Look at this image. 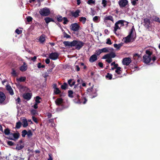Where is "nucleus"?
I'll use <instances>...</instances> for the list:
<instances>
[{
	"instance_id": "47",
	"label": "nucleus",
	"mask_w": 160,
	"mask_h": 160,
	"mask_svg": "<svg viewBox=\"0 0 160 160\" xmlns=\"http://www.w3.org/2000/svg\"><path fill=\"white\" fill-rule=\"evenodd\" d=\"M99 17L97 16H95L93 18V21L95 22H98Z\"/></svg>"
},
{
	"instance_id": "33",
	"label": "nucleus",
	"mask_w": 160,
	"mask_h": 160,
	"mask_svg": "<svg viewBox=\"0 0 160 160\" xmlns=\"http://www.w3.org/2000/svg\"><path fill=\"white\" fill-rule=\"evenodd\" d=\"M68 86V84L66 82H64L61 86V88L62 89L65 90Z\"/></svg>"
},
{
	"instance_id": "59",
	"label": "nucleus",
	"mask_w": 160,
	"mask_h": 160,
	"mask_svg": "<svg viewBox=\"0 0 160 160\" xmlns=\"http://www.w3.org/2000/svg\"><path fill=\"white\" fill-rule=\"evenodd\" d=\"M106 61L108 63H110L112 62V60L111 58H107Z\"/></svg>"
},
{
	"instance_id": "36",
	"label": "nucleus",
	"mask_w": 160,
	"mask_h": 160,
	"mask_svg": "<svg viewBox=\"0 0 160 160\" xmlns=\"http://www.w3.org/2000/svg\"><path fill=\"white\" fill-rule=\"evenodd\" d=\"M45 40V38L44 35H42L40 37L39 41L41 43H43Z\"/></svg>"
},
{
	"instance_id": "4",
	"label": "nucleus",
	"mask_w": 160,
	"mask_h": 160,
	"mask_svg": "<svg viewBox=\"0 0 160 160\" xmlns=\"http://www.w3.org/2000/svg\"><path fill=\"white\" fill-rule=\"evenodd\" d=\"M135 31L134 28L132 27L129 33V35L125 38L124 40L125 42H129L131 41L132 39L133 38L134 32H135Z\"/></svg>"
},
{
	"instance_id": "42",
	"label": "nucleus",
	"mask_w": 160,
	"mask_h": 160,
	"mask_svg": "<svg viewBox=\"0 0 160 160\" xmlns=\"http://www.w3.org/2000/svg\"><path fill=\"white\" fill-rule=\"evenodd\" d=\"M41 99V98L38 96H37L36 98L35 99V103L38 104L40 102V99Z\"/></svg>"
},
{
	"instance_id": "12",
	"label": "nucleus",
	"mask_w": 160,
	"mask_h": 160,
	"mask_svg": "<svg viewBox=\"0 0 160 160\" xmlns=\"http://www.w3.org/2000/svg\"><path fill=\"white\" fill-rule=\"evenodd\" d=\"M28 68L27 63L24 62L23 64L19 68V70L22 72H24L26 71Z\"/></svg>"
},
{
	"instance_id": "62",
	"label": "nucleus",
	"mask_w": 160,
	"mask_h": 160,
	"mask_svg": "<svg viewBox=\"0 0 160 160\" xmlns=\"http://www.w3.org/2000/svg\"><path fill=\"white\" fill-rule=\"evenodd\" d=\"M16 101L17 103L19 104L20 102V98L19 97H18Z\"/></svg>"
},
{
	"instance_id": "35",
	"label": "nucleus",
	"mask_w": 160,
	"mask_h": 160,
	"mask_svg": "<svg viewBox=\"0 0 160 160\" xmlns=\"http://www.w3.org/2000/svg\"><path fill=\"white\" fill-rule=\"evenodd\" d=\"M106 78L108 80H111L112 78V75L111 74L108 73L106 75Z\"/></svg>"
},
{
	"instance_id": "24",
	"label": "nucleus",
	"mask_w": 160,
	"mask_h": 160,
	"mask_svg": "<svg viewBox=\"0 0 160 160\" xmlns=\"http://www.w3.org/2000/svg\"><path fill=\"white\" fill-rule=\"evenodd\" d=\"M44 20L47 24H48L51 22H54V20L52 19L49 17H47L45 18H44Z\"/></svg>"
},
{
	"instance_id": "61",
	"label": "nucleus",
	"mask_w": 160,
	"mask_h": 160,
	"mask_svg": "<svg viewBox=\"0 0 160 160\" xmlns=\"http://www.w3.org/2000/svg\"><path fill=\"white\" fill-rule=\"evenodd\" d=\"M15 32L17 33L18 34H19L22 32V31L21 30H20L18 29H17L16 30Z\"/></svg>"
},
{
	"instance_id": "44",
	"label": "nucleus",
	"mask_w": 160,
	"mask_h": 160,
	"mask_svg": "<svg viewBox=\"0 0 160 160\" xmlns=\"http://www.w3.org/2000/svg\"><path fill=\"white\" fill-rule=\"evenodd\" d=\"M153 20L155 22H158L159 23L160 22V19L157 17H154L153 18Z\"/></svg>"
},
{
	"instance_id": "51",
	"label": "nucleus",
	"mask_w": 160,
	"mask_h": 160,
	"mask_svg": "<svg viewBox=\"0 0 160 160\" xmlns=\"http://www.w3.org/2000/svg\"><path fill=\"white\" fill-rule=\"evenodd\" d=\"M37 67L38 68H44L45 66L44 65H42L41 63H39L37 64Z\"/></svg>"
},
{
	"instance_id": "13",
	"label": "nucleus",
	"mask_w": 160,
	"mask_h": 160,
	"mask_svg": "<svg viewBox=\"0 0 160 160\" xmlns=\"http://www.w3.org/2000/svg\"><path fill=\"white\" fill-rule=\"evenodd\" d=\"M111 21L114 22V19L113 17L111 15L106 16L104 18V21L105 22H107L108 21Z\"/></svg>"
},
{
	"instance_id": "6",
	"label": "nucleus",
	"mask_w": 160,
	"mask_h": 160,
	"mask_svg": "<svg viewBox=\"0 0 160 160\" xmlns=\"http://www.w3.org/2000/svg\"><path fill=\"white\" fill-rule=\"evenodd\" d=\"M55 102L57 105L62 106L63 109L67 108L68 107V106L65 107L64 106L63 101L62 98H58L56 99Z\"/></svg>"
},
{
	"instance_id": "3",
	"label": "nucleus",
	"mask_w": 160,
	"mask_h": 160,
	"mask_svg": "<svg viewBox=\"0 0 160 160\" xmlns=\"http://www.w3.org/2000/svg\"><path fill=\"white\" fill-rule=\"evenodd\" d=\"M93 85L90 88H88L87 90L88 94L90 96L91 98H94L97 95V91L95 89H93Z\"/></svg>"
},
{
	"instance_id": "49",
	"label": "nucleus",
	"mask_w": 160,
	"mask_h": 160,
	"mask_svg": "<svg viewBox=\"0 0 160 160\" xmlns=\"http://www.w3.org/2000/svg\"><path fill=\"white\" fill-rule=\"evenodd\" d=\"M63 19L64 21L63 23L64 24H67L68 22V20L67 18H66V17H64Z\"/></svg>"
},
{
	"instance_id": "23",
	"label": "nucleus",
	"mask_w": 160,
	"mask_h": 160,
	"mask_svg": "<svg viewBox=\"0 0 160 160\" xmlns=\"http://www.w3.org/2000/svg\"><path fill=\"white\" fill-rule=\"evenodd\" d=\"M121 27H119V26L117 24V23L115 24L114 27V32L116 34V31L118 29H120Z\"/></svg>"
},
{
	"instance_id": "9",
	"label": "nucleus",
	"mask_w": 160,
	"mask_h": 160,
	"mask_svg": "<svg viewBox=\"0 0 160 160\" xmlns=\"http://www.w3.org/2000/svg\"><path fill=\"white\" fill-rule=\"evenodd\" d=\"M58 56L59 54L58 53L56 52H52L49 54V58L52 60H55L58 58Z\"/></svg>"
},
{
	"instance_id": "17",
	"label": "nucleus",
	"mask_w": 160,
	"mask_h": 160,
	"mask_svg": "<svg viewBox=\"0 0 160 160\" xmlns=\"http://www.w3.org/2000/svg\"><path fill=\"white\" fill-rule=\"evenodd\" d=\"M63 43L65 47H68L69 48L72 47L73 41L71 42L69 41H64L63 42Z\"/></svg>"
},
{
	"instance_id": "2",
	"label": "nucleus",
	"mask_w": 160,
	"mask_h": 160,
	"mask_svg": "<svg viewBox=\"0 0 160 160\" xmlns=\"http://www.w3.org/2000/svg\"><path fill=\"white\" fill-rule=\"evenodd\" d=\"M84 43L79 40H73L72 47H75L78 50H80L84 45Z\"/></svg>"
},
{
	"instance_id": "20",
	"label": "nucleus",
	"mask_w": 160,
	"mask_h": 160,
	"mask_svg": "<svg viewBox=\"0 0 160 160\" xmlns=\"http://www.w3.org/2000/svg\"><path fill=\"white\" fill-rule=\"evenodd\" d=\"M6 88L11 95H12L14 94L13 90L11 86L7 85L6 86Z\"/></svg>"
},
{
	"instance_id": "37",
	"label": "nucleus",
	"mask_w": 160,
	"mask_h": 160,
	"mask_svg": "<svg viewBox=\"0 0 160 160\" xmlns=\"http://www.w3.org/2000/svg\"><path fill=\"white\" fill-rule=\"evenodd\" d=\"M27 136L28 138H31L32 136V133L31 130H29L27 132Z\"/></svg>"
},
{
	"instance_id": "31",
	"label": "nucleus",
	"mask_w": 160,
	"mask_h": 160,
	"mask_svg": "<svg viewBox=\"0 0 160 160\" xmlns=\"http://www.w3.org/2000/svg\"><path fill=\"white\" fill-rule=\"evenodd\" d=\"M16 86L20 90H22L24 89V87L19 83L16 84Z\"/></svg>"
},
{
	"instance_id": "16",
	"label": "nucleus",
	"mask_w": 160,
	"mask_h": 160,
	"mask_svg": "<svg viewBox=\"0 0 160 160\" xmlns=\"http://www.w3.org/2000/svg\"><path fill=\"white\" fill-rule=\"evenodd\" d=\"M80 12L79 10L78 9L76 10L75 12H72L71 14L72 16L74 18L78 17L79 15V13Z\"/></svg>"
},
{
	"instance_id": "8",
	"label": "nucleus",
	"mask_w": 160,
	"mask_h": 160,
	"mask_svg": "<svg viewBox=\"0 0 160 160\" xmlns=\"http://www.w3.org/2000/svg\"><path fill=\"white\" fill-rule=\"evenodd\" d=\"M70 28L72 30L76 32L78 31L79 30L80 26L77 23H75L71 24Z\"/></svg>"
},
{
	"instance_id": "55",
	"label": "nucleus",
	"mask_w": 160,
	"mask_h": 160,
	"mask_svg": "<svg viewBox=\"0 0 160 160\" xmlns=\"http://www.w3.org/2000/svg\"><path fill=\"white\" fill-rule=\"evenodd\" d=\"M27 21L28 22L31 21L32 19V18L30 16H28L27 17Z\"/></svg>"
},
{
	"instance_id": "1",
	"label": "nucleus",
	"mask_w": 160,
	"mask_h": 160,
	"mask_svg": "<svg viewBox=\"0 0 160 160\" xmlns=\"http://www.w3.org/2000/svg\"><path fill=\"white\" fill-rule=\"evenodd\" d=\"M146 53L147 55H145L143 56V62L146 63H148L151 61L152 53L149 51L148 50L146 51Z\"/></svg>"
},
{
	"instance_id": "64",
	"label": "nucleus",
	"mask_w": 160,
	"mask_h": 160,
	"mask_svg": "<svg viewBox=\"0 0 160 160\" xmlns=\"http://www.w3.org/2000/svg\"><path fill=\"white\" fill-rule=\"evenodd\" d=\"M48 155H49V158L48 159V160H52L53 158H52V156L51 154H48Z\"/></svg>"
},
{
	"instance_id": "50",
	"label": "nucleus",
	"mask_w": 160,
	"mask_h": 160,
	"mask_svg": "<svg viewBox=\"0 0 160 160\" xmlns=\"http://www.w3.org/2000/svg\"><path fill=\"white\" fill-rule=\"evenodd\" d=\"M100 49L96 51L95 54L97 55H99L101 53H102Z\"/></svg>"
},
{
	"instance_id": "22",
	"label": "nucleus",
	"mask_w": 160,
	"mask_h": 160,
	"mask_svg": "<svg viewBox=\"0 0 160 160\" xmlns=\"http://www.w3.org/2000/svg\"><path fill=\"white\" fill-rule=\"evenodd\" d=\"M124 20H121L118 21L116 22L117 23V24H118V25L120 27H121L124 26Z\"/></svg>"
},
{
	"instance_id": "63",
	"label": "nucleus",
	"mask_w": 160,
	"mask_h": 160,
	"mask_svg": "<svg viewBox=\"0 0 160 160\" xmlns=\"http://www.w3.org/2000/svg\"><path fill=\"white\" fill-rule=\"evenodd\" d=\"M46 115L49 118H51L52 116V114L50 112L47 113Z\"/></svg>"
},
{
	"instance_id": "11",
	"label": "nucleus",
	"mask_w": 160,
	"mask_h": 160,
	"mask_svg": "<svg viewBox=\"0 0 160 160\" xmlns=\"http://www.w3.org/2000/svg\"><path fill=\"white\" fill-rule=\"evenodd\" d=\"M128 3L127 0H120L118 2V4L121 8L126 6Z\"/></svg>"
},
{
	"instance_id": "30",
	"label": "nucleus",
	"mask_w": 160,
	"mask_h": 160,
	"mask_svg": "<svg viewBox=\"0 0 160 160\" xmlns=\"http://www.w3.org/2000/svg\"><path fill=\"white\" fill-rule=\"evenodd\" d=\"M23 126L25 128L28 125L27 121L26 119H23L22 120Z\"/></svg>"
},
{
	"instance_id": "27",
	"label": "nucleus",
	"mask_w": 160,
	"mask_h": 160,
	"mask_svg": "<svg viewBox=\"0 0 160 160\" xmlns=\"http://www.w3.org/2000/svg\"><path fill=\"white\" fill-rule=\"evenodd\" d=\"M11 135H12L13 136L14 139H13L12 138H10V139H11L14 140V139H17L19 137V134L18 133H14L13 134L12 133V134Z\"/></svg>"
},
{
	"instance_id": "34",
	"label": "nucleus",
	"mask_w": 160,
	"mask_h": 160,
	"mask_svg": "<svg viewBox=\"0 0 160 160\" xmlns=\"http://www.w3.org/2000/svg\"><path fill=\"white\" fill-rule=\"evenodd\" d=\"M86 20V18L84 17H81L79 18V21L83 24H84L85 23Z\"/></svg>"
},
{
	"instance_id": "15",
	"label": "nucleus",
	"mask_w": 160,
	"mask_h": 160,
	"mask_svg": "<svg viewBox=\"0 0 160 160\" xmlns=\"http://www.w3.org/2000/svg\"><path fill=\"white\" fill-rule=\"evenodd\" d=\"M6 98V96L2 92H0V103H2Z\"/></svg>"
},
{
	"instance_id": "32",
	"label": "nucleus",
	"mask_w": 160,
	"mask_h": 160,
	"mask_svg": "<svg viewBox=\"0 0 160 160\" xmlns=\"http://www.w3.org/2000/svg\"><path fill=\"white\" fill-rule=\"evenodd\" d=\"M121 68L120 67H117L116 68V70H115V72L118 74H121Z\"/></svg>"
},
{
	"instance_id": "10",
	"label": "nucleus",
	"mask_w": 160,
	"mask_h": 160,
	"mask_svg": "<svg viewBox=\"0 0 160 160\" xmlns=\"http://www.w3.org/2000/svg\"><path fill=\"white\" fill-rule=\"evenodd\" d=\"M132 61L131 59L129 58H126L123 59L122 63L124 65H128Z\"/></svg>"
},
{
	"instance_id": "45",
	"label": "nucleus",
	"mask_w": 160,
	"mask_h": 160,
	"mask_svg": "<svg viewBox=\"0 0 160 160\" xmlns=\"http://www.w3.org/2000/svg\"><path fill=\"white\" fill-rule=\"evenodd\" d=\"M21 125V123L20 122H18L16 123V128H17L19 129V128Z\"/></svg>"
},
{
	"instance_id": "48",
	"label": "nucleus",
	"mask_w": 160,
	"mask_h": 160,
	"mask_svg": "<svg viewBox=\"0 0 160 160\" xmlns=\"http://www.w3.org/2000/svg\"><path fill=\"white\" fill-rule=\"evenodd\" d=\"M63 37L64 38H69L71 37L70 35L67 34L65 32H63Z\"/></svg>"
},
{
	"instance_id": "18",
	"label": "nucleus",
	"mask_w": 160,
	"mask_h": 160,
	"mask_svg": "<svg viewBox=\"0 0 160 160\" xmlns=\"http://www.w3.org/2000/svg\"><path fill=\"white\" fill-rule=\"evenodd\" d=\"M97 59V57L96 54L92 55L89 58V61L91 62H93L96 61Z\"/></svg>"
},
{
	"instance_id": "41",
	"label": "nucleus",
	"mask_w": 160,
	"mask_h": 160,
	"mask_svg": "<svg viewBox=\"0 0 160 160\" xmlns=\"http://www.w3.org/2000/svg\"><path fill=\"white\" fill-rule=\"evenodd\" d=\"M102 53V52H109L108 48H103L102 49H100Z\"/></svg>"
},
{
	"instance_id": "53",
	"label": "nucleus",
	"mask_w": 160,
	"mask_h": 160,
	"mask_svg": "<svg viewBox=\"0 0 160 160\" xmlns=\"http://www.w3.org/2000/svg\"><path fill=\"white\" fill-rule=\"evenodd\" d=\"M106 43L107 44H108L109 45H111L112 44L111 40L110 38H108L107 39Z\"/></svg>"
},
{
	"instance_id": "26",
	"label": "nucleus",
	"mask_w": 160,
	"mask_h": 160,
	"mask_svg": "<svg viewBox=\"0 0 160 160\" xmlns=\"http://www.w3.org/2000/svg\"><path fill=\"white\" fill-rule=\"evenodd\" d=\"M77 82L78 83V84L75 85L74 86V88L75 89H76V88H78V89H80L81 88V87L79 86V87H78V85L81 82H82L83 80L82 79L81 80L80 79H78L77 80Z\"/></svg>"
},
{
	"instance_id": "43",
	"label": "nucleus",
	"mask_w": 160,
	"mask_h": 160,
	"mask_svg": "<svg viewBox=\"0 0 160 160\" xmlns=\"http://www.w3.org/2000/svg\"><path fill=\"white\" fill-rule=\"evenodd\" d=\"M27 132L26 130H24L22 131V137H25L27 135Z\"/></svg>"
},
{
	"instance_id": "57",
	"label": "nucleus",
	"mask_w": 160,
	"mask_h": 160,
	"mask_svg": "<svg viewBox=\"0 0 160 160\" xmlns=\"http://www.w3.org/2000/svg\"><path fill=\"white\" fill-rule=\"evenodd\" d=\"M111 65L113 66L115 68H116L118 66V64H115V62H114L111 63Z\"/></svg>"
},
{
	"instance_id": "52",
	"label": "nucleus",
	"mask_w": 160,
	"mask_h": 160,
	"mask_svg": "<svg viewBox=\"0 0 160 160\" xmlns=\"http://www.w3.org/2000/svg\"><path fill=\"white\" fill-rule=\"evenodd\" d=\"M24 147L22 145H18L17 146L16 148L18 150H20L22 149Z\"/></svg>"
},
{
	"instance_id": "29",
	"label": "nucleus",
	"mask_w": 160,
	"mask_h": 160,
	"mask_svg": "<svg viewBox=\"0 0 160 160\" xmlns=\"http://www.w3.org/2000/svg\"><path fill=\"white\" fill-rule=\"evenodd\" d=\"M122 43H120L118 44H114L113 46L115 48L118 49H119L120 47L122 45Z\"/></svg>"
},
{
	"instance_id": "14",
	"label": "nucleus",
	"mask_w": 160,
	"mask_h": 160,
	"mask_svg": "<svg viewBox=\"0 0 160 160\" xmlns=\"http://www.w3.org/2000/svg\"><path fill=\"white\" fill-rule=\"evenodd\" d=\"M144 22L145 27L147 28H148L150 25V20L148 18H145L144 19Z\"/></svg>"
},
{
	"instance_id": "54",
	"label": "nucleus",
	"mask_w": 160,
	"mask_h": 160,
	"mask_svg": "<svg viewBox=\"0 0 160 160\" xmlns=\"http://www.w3.org/2000/svg\"><path fill=\"white\" fill-rule=\"evenodd\" d=\"M102 4L104 7H105L107 4V1L106 0H102Z\"/></svg>"
},
{
	"instance_id": "28",
	"label": "nucleus",
	"mask_w": 160,
	"mask_h": 160,
	"mask_svg": "<svg viewBox=\"0 0 160 160\" xmlns=\"http://www.w3.org/2000/svg\"><path fill=\"white\" fill-rule=\"evenodd\" d=\"M12 72H11V74L13 77H15L18 76V73L14 69L12 68Z\"/></svg>"
},
{
	"instance_id": "56",
	"label": "nucleus",
	"mask_w": 160,
	"mask_h": 160,
	"mask_svg": "<svg viewBox=\"0 0 160 160\" xmlns=\"http://www.w3.org/2000/svg\"><path fill=\"white\" fill-rule=\"evenodd\" d=\"M95 2V1L94 0H89L88 2V3L89 4H93Z\"/></svg>"
},
{
	"instance_id": "39",
	"label": "nucleus",
	"mask_w": 160,
	"mask_h": 160,
	"mask_svg": "<svg viewBox=\"0 0 160 160\" xmlns=\"http://www.w3.org/2000/svg\"><path fill=\"white\" fill-rule=\"evenodd\" d=\"M54 92L56 94H58L60 93V91L58 88H55L54 89Z\"/></svg>"
},
{
	"instance_id": "5",
	"label": "nucleus",
	"mask_w": 160,
	"mask_h": 160,
	"mask_svg": "<svg viewBox=\"0 0 160 160\" xmlns=\"http://www.w3.org/2000/svg\"><path fill=\"white\" fill-rule=\"evenodd\" d=\"M50 12L49 8L46 7L43 8L40 10L39 13L40 14L43 16H47L50 14Z\"/></svg>"
},
{
	"instance_id": "19",
	"label": "nucleus",
	"mask_w": 160,
	"mask_h": 160,
	"mask_svg": "<svg viewBox=\"0 0 160 160\" xmlns=\"http://www.w3.org/2000/svg\"><path fill=\"white\" fill-rule=\"evenodd\" d=\"M32 97V95L31 94L29 93H27L25 94H24L23 95V98L27 100H30Z\"/></svg>"
},
{
	"instance_id": "25",
	"label": "nucleus",
	"mask_w": 160,
	"mask_h": 160,
	"mask_svg": "<svg viewBox=\"0 0 160 160\" xmlns=\"http://www.w3.org/2000/svg\"><path fill=\"white\" fill-rule=\"evenodd\" d=\"M72 79H70L68 81V83L70 87H72L75 84V82Z\"/></svg>"
},
{
	"instance_id": "21",
	"label": "nucleus",
	"mask_w": 160,
	"mask_h": 160,
	"mask_svg": "<svg viewBox=\"0 0 160 160\" xmlns=\"http://www.w3.org/2000/svg\"><path fill=\"white\" fill-rule=\"evenodd\" d=\"M26 80V77H21L20 78H17L16 80L18 82H23Z\"/></svg>"
},
{
	"instance_id": "60",
	"label": "nucleus",
	"mask_w": 160,
	"mask_h": 160,
	"mask_svg": "<svg viewBox=\"0 0 160 160\" xmlns=\"http://www.w3.org/2000/svg\"><path fill=\"white\" fill-rule=\"evenodd\" d=\"M31 113L32 115H35L37 114V111L36 110L32 109L31 111Z\"/></svg>"
},
{
	"instance_id": "58",
	"label": "nucleus",
	"mask_w": 160,
	"mask_h": 160,
	"mask_svg": "<svg viewBox=\"0 0 160 160\" xmlns=\"http://www.w3.org/2000/svg\"><path fill=\"white\" fill-rule=\"evenodd\" d=\"M32 120L36 123H38V121L37 119L34 116H32Z\"/></svg>"
},
{
	"instance_id": "7",
	"label": "nucleus",
	"mask_w": 160,
	"mask_h": 160,
	"mask_svg": "<svg viewBox=\"0 0 160 160\" xmlns=\"http://www.w3.org/2000/svg\"><path fill=\"white\" fill-rule=\"evenodd\" d=\"M116 55L115 52H111L103 56L102 59H106L107 58H114L116 57Z\"/></svg>"
},
{
	"instance_id": "38",
	"label": "nucleus",
	"mask_w": 160,
	"mask_h": 160,
	"mask_svg": "<svg viewBox=\"0 0 160 160\" xmlns=\"http://www.w3.org/2000/svg\"><path fill=\"white\" fill-rule=\"evenodd\" d=\"M4 133L6 135H9L10 136L11 135V134H12V133H11L10 132V130H9L8 129H6L4 130Z\"/></svg>"
},
{
	"instance_id": "40",
	"label": "nucleus",
	"mask_w": 160,
	"mask_h": 160,
	"mask_svg": "<svg viewBox=\"0 0 160 160\" xmlns=\"http://www.w3.org/2000/svg\"><path fill=\"white\" fill-rule=\"evenodd\" d=\"M73 92L72 90H69L68 91V96L69 97L72 98L73 97Z\"/></svg>"
},
{
	"instance_id": "46",
	"label": "nucleus",
	"mask_w": 160,
	"mask_h": 160,
	"mask_svg": "<svg viewBox=\"0 0 160 160\" xmlns=\"http://www.w3.org/2000/svg\"><path fill=\"white\" fill-rule=\"evenodd\" d=\"M63 18L61 16L59 15L57 17V20L59 22H61L62 21Z\"/></svg>"
}]
</instances>
